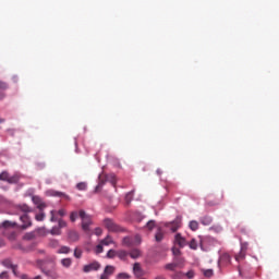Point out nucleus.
<instances>
[{"label": "nucleus", "mask_w": 279, "mask_h": 279, "mask_svg": "<svg viewBox=\"0 0 279 279\" xmlns=\"http://www.w3.org/2000/svg\"><path fill=\"white\" fill-rule=\"evenodd\" d=\"M204 276L205 278H213L214 276L213 269L204 270Z\"/></svg>", "instance_id": "obj_38"}, {"label": "nucleus", "mask_w": 279, "mask_h": 279, "mask_svg": "<svg viewBox=\"0 0 279 279\" xmlns=\"http://www.w3.org/2000/svg\"><path fill=\"white\" fill-rule=\"evenodd\" d=\"M199 221H201L202 226H210V223H213V217L203 216L199 218Z\"/></svg>", "instance_id": "obj_17"}, {"label": "nucleus", "mask_w": 279, "mask_h": 279, "mask_svg": "<svg viewBox=\"0 0 279 279\" xmlns=\"http://www.w3.org/2000/svg\"><path fill=\"white\" fill-rule=\"evenodd\" d=\"M132 199H134V192H129V193L125 195V202H126V204H131Z\"/></svg>", "instance_id": "obj_30"}, {"label": "nucleus", "mask_w": 279, "mask_h": 279, "mask_svg": "<svg viewBox=\"0 0 279 279\" xmlns=\"http://www.w3.org/2000/svg\"><path fill=\"white\" fill-rule=\"evenodd\" d=\"M54 195L57 197H63L64 199H66L68 202L71 199V197L69 195H66L65 193L62 192H56Z\"/></svg>", "instance_id": "obj_34"}, {"label": "nucleus", "mask_w": 279, "mask_h": 279, "mask_svg": "<svg viewBox=\"0 0 279 279\" xmlns=\"http://www.w3.org/2000/svg\"><path fill=\"white\" fill-rule=\"evenodd\" d=\"M99 183H98V185L96 186V189H95V192L96 193H99V190L101 189V186H104V181H101V177H99Z\"/></svg>", "instance_id": "obj_44"}, {"label": "nucleus", "mask_w": 279, "mask_h": 279, "mask_svg": "<svg viewBox=\"0 0 279 279\" xmlns=\"http://www.w3.org/2000/svg\"><path fill=\"white\" fill-rule=\"evenodd\" d=\"M118 278L120 279H130V275L128 272L118 274Z\"/></svg>", "instance_id": "obj_42"}, {"label": "nucleus", "mask_w": 279, "mask_h": 279, "mask_svg": "<svg viewBox=\"0 0 279 279\" xmlns=\"http://www.w3.org/2000/svg\"><path fill=\"white\" fill-rule=\"evenodd\" d=\"M78 217L82 220L81 227L83 232L85 234H88L90 236V226H93V217L90 215L86 214L84 209L78 210Z\"/></svg>", "instance_id": "obj_2"}, {"label": "nucleus", "mask_w": 279, "mask_h": 279, "mask_svg": "<svg viewBox=\"0 0 279 279\" xmlns=\"http://www.w3.org/2000/svg\"><path fill=\"white\" fill-rule=\"evenodd\" d=\"M56 213H58L57 210H51L50 211V221L54 222V221H58V218L56 217Z\"/></svg>", "instance_id": "obj_39"}, {"label": "nucleus", "mask_w": 279, "mask_h": 279, "mask_svg": "<svg viewBox=\"0 0 279 279\" xmlns=\"http://www.w3.org/2000/svg\"><path fill=\"white\" fill-rule=\"evenodd\" d=\"M35 219L36 221H45V213L37 214Z\"/></svg>", "instance_id": "obj_37"}, {"label": "nucleus", "mask_w": 279, "mask_h": 279, "mask_svg": "<svg viewBox=\"0 0 279 279\" xmlns=\"http://www.w3.org/2000/svg\"><path fill=\"white\" fill-rule=\"evenodd\" d=\"M140 243H141V235H135V238L125 236L122 240V244L125 247H132V245H138Z\"/></svg>", "instance_id": "obj_4"}, {"label": "nucleus", "mask_w": 279, "mask_h": 279, "mask_svg": "<svg viewBox=\"0 0 279 279\" xmlns=\"http://www.w3.org/2000/svg\"><path fill=\"white\" fill-rule=\"evenodd\" d=\"M39 253H40V254H44V253H45V251H39Z\"/></svg>", "instance_id": "obj_58"}, {"label": "nucleus", "mask_w": 279, "mask_h": 279, "mask_svg": "<svg viewBox=\"0 0 279 279\" xmlns=\"http://www.w3.org/2000/svg\"><path fill=\"white\" fill-rule=\"evenodd\" d=\"M133 272H134V276H136V278L143 277V268H141V264L140 263H135L134 264Z\"/></svg>", "instance_id": "obj_13"}, {"label": "nucleus", "mask_w": 279, "mask_h": 279, "mask_svg": "<svg viewBox=\"0 0 279 279\" xmlns=\"http://www.w3.org/2000/svg\"><path fill=\"white\" fill-rule=\"evenodd\" d=\"M172 254L174 255V256H177V258L180 256V248H178V247H173L172 248Z\"/></svg>", "instance_id": "obj_46"}, {"label": "nucleus", "mask_w": 279, "mask_h": 279, "mask_svg": "<svg viewBox=\"0 0 279 279\" xmlns=\"http://www.w3.org/2000/svg\"><path fill=\"white\" fill-rule=\"evenodd\" d=\"M19 210H21L22 213H25V215H27V213H32V208L26 204L20 205Z\"/></svg>", "instance_id": "obj_21"}, {"label": "nucleus", "mask_w": 279, "mask_h": 279, "mask_svg": "<svg viewBox=\"0 0 279 279\" xmlns=\"http://www.w3.org/2000/svg\"><path fill=\"white\" fill-rule=\"evenodd\" d=\"M37 265L39 269L47 276V278L58 279L60 275L56 271V263L53 260L38 259Z\"/></svg>", "instance_id": "obj_1"}, {"label": "nucleus", "mask_w": 279, "mask_h": 279, "mask_svg": "<svg viewBox=\"0 0 279 279\" xmlns=\"http://www.w3.org/2000/svg\"><path fill=\"white\" fill-rule=\"evenodd\" d=\"M77 217H80V211H72L70 214V221H72V223H75V221H77Z\"/></svg>", "instance_id": "obj_25"}, {"label": "nucleus", "mask_w": 279, "mask_h": 279, "mask_svg": "<svg viewBox=\"0 0 279 279\" xmlns=\"http://www.w3.org/2000/svg\"><path fill=\"white\" fill-rule=\"evenodd\" d=\"M189 227H190V229L193 230V232H195V230H198V228H199V222L192 220V221H190Z\"/></svg>", "instance_id": "obj_26"}, {"label": "nucleus", "mask_w": 279, "mask_h": 279, "mask_svg": "<svg viewBox=\"0 0 279 279\" xmlns=\"http://www.w3.org/2000/svg\"><path fill=\"white\" fill-rule=\"evenodd\" d=\"M0 90H8V83L0 81Z\"/></svg>", "instance_id": "obj_43"}, {"label": "nucleus", "mask_w": 279, "mask_h": 279, "mask_svg": "<svg viewBox=\"0 0 279 279\" xmlns=\"http://www.w3.org/2000/svg\"><path fill=\"white\" fill-rule=\"evenodd\" d=\"M4 122H5V120L0 118V123H4Z\"/></svg>", "instance_id": "obj_56"}, {"label": "nucleus", "mask_w": 279, "mask_h": 279, "mask_svg": "<svg viewBox=\"0 0 279 279\" xmlns=\"http://www.w3.org/2000/svg\"><path fill=\"white\" fill-rule=\"evenodd\" d=\"M248 247H250V243H247V242H242V243H241V250H240V252H244L245 254H247Z\"/></svg>", "instance_id": "obj_31"}, {"label": "nucleus", "mask_w": 279, "mask_h": 279, "mask_svg": "<svg viewBox=\"0 0 279 279\" xmlns=\"http://www.w3.org/2000/svg\"><path fill=\"white\" fill-rule=\"evenodd\" d=\"M101 245H111V243H114V241L112 240V236L107 235L104 240H101Z\"/></svg>", "instance_id": "obj_22"}, {"label": "nucleus", "mask_w": 279, "mask_h": 279, "mask_svg": "<svg viewBox=\"0 0 279 279\" xmlns=\"http://www.w3.org/2000/svg\"><path fill=\"white\" fill-rule=\"evenodd\" d=\"M182 278H184V274H182V272H177L172 277V279H182Z\"/></svg>", "instance_id": "obj_45"}, {"label": "nucleus", "mask_w": 279, "mask_h": 279, "mask_svg": "<svg viewBox=\"0 0 279 279\" xmlns=\"http://www.w3.org/2000/svg\"><path fill=\"white\" fill-rule=\"evenodd\" d=\"M105 227L109 232H123V228H121L111 219H105Z\"/></svg>", "instance_id": "obj_5"}, {"label": "nucleus", "mask_w": 279, "mask_h": 279, "mask_svg": "<svg viewBox=\"0 0 279 279\" xmlns=\"http://www.w3.org/2000/svg\"><path fill=\"white\" fill-rule=\"evenodd\" d=\"M0 180L2 182H8V184H19V181L21 180V174L16 172L13 175H10L9 171H2L0 173Z\"/></svg>", "instance_id": "obj_3"}, {"label": "nucleus", "mask_w": 279, "mask_h": 279, "mask_svg": "<svg viewBox=\"0 0 279 279\" xmlns=\"http://www.w3.org/2000/svg\"><path fill=\"white\" fill-rule=\"evenodd\" d=\"M168 228L171 230V232H178V230L182 228V218H177L174 221L170 222Z\"/></svg>", "instance_id": "obj_9"}, {"label": "nucleus", "mask_w": 279, "mask_h": 279, "mask_svg": "<svg viewBox=\"0 0 279 279\" xmlns=\"http://www.w3.org/2000/svg\"><path fill=\"white\" fill-rule=\"evenodd\" d=\"M104 231L101 230V228H96L95 229V234H96V236H101V233H102Z\"/></svg>", "instance_id": "obj_48"}, {"label": "nucleus", "mask_w": 279, "mask_h": 279, "mask_svg": "<svg viewBox=\"0 0 279 279\" xmlns=\"http://www.w3.org/2000/svg\"><path fill=\"white\" fill-rule=\"evenodd\" d=\"M34 279H43V277H40V276H36Z\"/></svg>", "instance_id": "obj_57"}, {"label": "nucleus", "mask_w": 279, "mask_h": 279, "mask_svg": "<svg viewBox=\"0 0 279 279\" xmlns=\"http://www.w3.org/2000/svg\"><path fill=\"white\" fill-rule=\"evenodd\" d=\"M2 265L7 267L8 269H12L14 276H16V266L12 264V260L4 259L2 260Z\"/></svg>", "instance_id": "obj_15"}, {"label": "nucleus", "mask_w": 279, "mask_h": 279, "mask_svg": "<svg viewBox=\"0 0 279 279\" xmlns=\"http://www.w3.org/2000/svg\"><path fill=\"white\" fill-rule=\"evenodd\" d=\"M129 255L133 259L141 258V250L133 248V250L130 251Z\"/></svg>", "instance_id": "obj_18"}, {"label": "nucleus", "mask_w": 279, "mask_h": 279, "mask_svg": "<svg viewBox=\"0 0 279 279\" xmlns=\"http://www.w3.org/2000/svg\"><path fill=\"white\" fill-rule=\"evenodd\" d=\"M189 245L191 250H197V241L195 239H192Z\"/></svg>", "instance_id": "obj_36"}, {"label": "nucleus", "mask_w": 279, "mask_h": 279, "mask_svg": "<svg viewBox=\"0 0 279 279\" xmlns=\"http://www.w3.org/2000/svg\"><path fill=\"white\" fill-rule=\"evenodd\" d=\"M76 189H77L78 191H86V189H87L86 182H80V183H77V184H76Z\"/></svg>", "instance_id": "obj_33"}, {"label": "nucleus", "mask_w": 279, "mask_h": 279, "mask_svg": "<svg viewBox=\"0 0 279 279\" xmlns=\"http://www.w3.org/2000/svg\"><path fill=\"white\" fill-rule=\"evenodd\" d=\"M247 253H244L242 251H240V253L238 255H235V260L238 263H241V260H245V256H246Z\"/></svg>", "instance_id": "obj_27"}, {"label": "nucleus", "mask_w": 279, "mask_h": 279, "mask_svg": "<svg viewBox=\"0 0 279 279\" xmlns=\"http://www.w3.org/2000/svg\"><path fill=\"white\" fill-rule=\"evenodd\" d=\"M129 254L130 253H128V251L121 250V251H118L117 256H118V258H120V260H125V258H128Z\"/></svg>", "instance_id": "obj_20"}, {"label": "nucleus", "mask_w": 279, "mask_h": 279, "mask_svg": "<svg viewBox=\"0 0 279 279\" xmlns=\"http://www.w3.org/2000/svg\"><path fill=\"white\" fill-rule=\"evenodd\" d=\"M68 236L73 243L80 241V233L77 231H70Z\"/></svg>", "instance_id": "obj_16"}, {"label": "nucleus", "mask_w": 279, "mask_h": 279, "mask_svg": "<svg viewBox=\"0 0 279 279\" xmlns=\"http://www.w3.org/2000/svg\"><path fill=\"white\" fill-rule=\"evenodd\" d=\"M230 263V255L228 253H225L220 256L218 265L221 267V265H228Z\"/></svg>", "instance_id": "obj_14"}, {"label": "nucleus", "mask_w": 279, "mask_h": 279, "mask_svg": "<svg viewBox=\"0 0 279 279\" xmlns=\"http://www.w3.org/2000/svg\"><path fill=\"white\" fill-rule=\"evenodd\" d=\"M82 254H84V252L82 251V248L76 247L74 250V258H82Z\"/></svg>", "instance_id": "obj_32"}, {"label": "nucleus", "mask_w": 279, "mask_h": 279, "mask_svg": "<svg viewBox=\"0 0 279 279\" xmlns=\"http://www.w3.org/2000/svg\"><path fill=\"white\" fill-rule=\"evenodd\" d=\"M33 203L37 205V208L39 210H45V208H47V204H45L43 202V198H40V196H33Z\"/></svg>", "instance_id": "obj_12"}, {"label": "nucleus", "mask_w": 279, "mask_h": 279, "mask_svg": "<svg viewBox=\"0 0 279 279\" xmlns=\"http://www.w3.org/2000/svg\"><path fill=\"white\" fill-rule=\"evenodd\" d=\"M51 234H57V235H59V234H60V228H58V227L52 228V229H51Z\"/></svg>", "instance_id": "obj_47"}, {"label": "nucleus", "mask_w": 279, "mask_h": 279, "mask_svg": "<svg viewBox=\"0 0 279 279\" xmlns=\"http://www.w3.org/2000/svg\"><path fill=\"white\" fill-rule=\"evenodd\" d=\"M174 243H175V245H179V247H186V245H187L186 239H184V236H182V234H180V233L175 234Z\"/></svg>", "instance_id": "obj_11"}, {"label": "nucleus", "mask_w": 279, "mask_h": 279, "mask_svg": "<svg viewBox=\"0 0 279 279\" xmlns=\"http://www.w3.org/2000/svg\"><path fill=\"white\" fill-rule=\"evenodd\" d=\"M116 269L117 268L114 266L107 265L100 276V279H110V276L114 275Z\"/></svg>", "instance_id": "obj_8"}, {"label": "nucleus", "mask_w": 279, "mask_h": 279, "mask_svg": "<svg viewBox=\"0 0 279 279\" xmlns=\"http://www.w3.org/2000/svg\"><path fill=\"white\" fill-rule=\"evenodd\" d=\"M5 97V94H0V99H3Z\"/></svg>", "instance_id": "obj_55"}, {"label": "nucleus", "mask_w": 279, "mask_h": 279, "mask_svg": "<svg viewBox=\"0 0 279 279\" xmlns=\"http://www.w3.org/2000/svg\"><path fill=\"white\" fill-rule=\"evenodd\" d=\"M240 231L242 232V234H247V230L245 228H241Z\"/></svg>", "instance_id": "obj_53"}, {"label": "nucleus", "mask_w": 279, "mask_h": 279, "mask_svg": "<svg viewBox=\"0 0 279 279\" xmlns=\"http://www.w3.org/2000/svg\"><path fill=\"white\" fill-rule=\"evenodd\" d=\"M148 230H154L156 228V222L154 220H150L147 222Z\"/></svg>", "instance_id": "obj_40"}, {"label": "nucleus", "mask_w": 279, "mask_h": 279, "mask_svg": "<svg viewBox=\"0 0 279 279\" xmlns=\"http://www.w3.org/2000/svg\"><path fill=\"white\" fill-rule=\"evenodd\" d=\"M14 226H16V222H12L10 220H5L4 222H2L3 228H14Z\"/></svg>", "instance_id": "obj_29"}, {"label": "nucleus", "mask_w": 279, "mask_h": 279, "mask_svg": "<svg viewBox=\"0 0 279 279\" xmlns=\"http://www.w3.org/2000/svg\"><path fill=\"white\" fill-rule=\"evenodd\" d=\"M183 265H184V259L180 257H175L173 263L167 264L165 266V269H168L169 271H175L177 267H182Z\"/></svg>", "instance_id": "obj_7"}, {"label": "nucleus", "mask_w": 279, "mask_h": 279, "mask_svg": "<svg viewBox=\"0 0 279 279\" xmlns=\"http://www.w3.org/2000/svg\"><path fill=\"white\" fill-rule=\"evenodd\" d=\"M61 265L62 267H65V269H69V267H71V265H73V259L71 258H63L61 259Z\"/></svg>", "instance_id": "obj_19"}, {"label": "nucleus", "mask_w": 279, "mask_h": 279, "mask_svg": "<svg viewBox=\"0 0 279 279\" xmlns=\"http://www.w3.org/2000/svg\"><path fill=\"white\" fill-rule=\"evenodd\" d=\"M21 221H22V229L26 230V228L32 227V218H29V216L27 214H24L20 217Z\"/></svg>", "instance_id": "obj_10"}, {"label": "nucleus", "mask_w": 279, "mask_h": 279, "mask_svg": "<svg viewBox=\"0 0 279 279\" xmlns=\"http://www.w3.org/2000/svg\"><path fill=\"white\" fill-rule=\"evenodd\" d=\"M0 278H1V279H7V278H8V271H2V272L0 274Z\"/></svg>", "instance_id": "obj_52"}, {"label": "nucleus", "mask_w": 279, "mask_h": 279, "mask_svg": "<svg viewBox=\"0 0 279 279\" xmlns=\"http://www.w3.org/2000/svg\"><path fill=\"white\" fill-rule=\"evenodd\" d=\"M70 253H71V247H69V246H61L57 251V254H70Z\"/></svg>", "instance_id": "obj_23"}, {"label": "nucleus", "mask_w": 279, "mask_h": 279, "mask_svg": "<svg viewBox=\"0 0 279 279\" xmlns=\"http://www.w3.org/2000/svg\"><path fill=\"white\" fill-rule=\"evenodd\" d=\"M3 245H5V241H3L2 239H0V247H3Z\"/></svg>", "instance_id": "obj_54"}, {"label": "nucleus", "mask_w": 279, "mask_h": 279, "mask_svg": "<svg viewBox=\"0 0 279 279\" xmlns=\"http://www.w3.org/2000/svg\"><path fill=\"white\" fill-rule=\"evenodd\" d=\"M187 278L193 279L195 277V272L193 270H190L186 272Z\"/></svg>", "instance_id": "obj_50"}, {"label": "nucleus", "mask_w": 279, "mask_h": 279, "mask_svg": "<svg viewBox=\"0 0 279 279\" xmlns=\"http://www.w3.org/2000/svg\"><path fill=\"white\" fill-rule=\"evenodd\" d=\"M106 180L111 182L112 186H117V177L114 174L107 175Z\"/></svg>", "instance_id": "obj_24"}, {"label": "nucleus", "mask_w": 279, "mask_h": 279, "mask_svg": "<svg viewBox=\"0 0 279 279\" xmlns=\"http://www.w3.org/2000/svg\"><path fill=\"white\" fill-rule=\"evenodd\" d=\"M102 252H104V244H101L100 242V244L96 246V254H101Z\"/></svg>", "instance_id": "obj_41"}, {"label": "nucleus", "mask_w": 279, "mask_h": 279, "mask_svg": "<svg viewBox=\"0 0 279 279\" xmlns=\"http://www.w3.org/2000/svg\"><path fill=\"white\" fill-rule=\"evenodd\" d=\"M118 251L114 250H109L107 253V258H114V256H117Z\"/></svg>", "instance_id": "obj_35"}, {"label": "nucleus", "mask_w": 279, "mask_h": 279, "mask_svg": "<svg viewBox=\"0 0 279 279\" xmlns=\"http://www.w3.org/2000/svg\"><path fill=\"white\" fill-rule=\"evenodd\" d=\"M57 213L60 215V217H64V215H66V210L64 209H59Z\"/></svg>", "instance_id": "obj_51"}, {"label": "nucleus", "mask_w": 279, "mask_h": 279, "mask_svg": "<svg viewBox=\"0 0 279 279\" xmlns=\"http://www.w3.org/2000/svg\"><path fill=\"white\" fill-rule=\"evenodd\" d=\"M101 269V264L99 262H93L83 267L84 274H90V271H99Z\"/></svg>", "instance_id": "obj_6"}, {"label": "nucleus", "mask_w": 279, "mask_h": 279, "mask_svg": "<svg viewBox=\"0 0 279 279\" xmlns=\"http://www.w3.org/2000/svg\"><path fill=\"white\" fill-rule=\"evenodd\" d=\"M163 238L165 235L162 234V230L158 229L157 233L155 234L157 243H160V241H162Z\"/></svg>", "instance_id": "obj_28"}, {"label": "nucleus", "mask_w": 279, "mask_h": 279, "mask_svg": "<svg viewBox=\"0 0 279 279\" xmlns=\"http://www.w3.org/2000/svg\"><path fill=\"white\" fill-rule=\"evenodd\" d=\"M59 228H66V221L60 219L59 220Z\"/></svg>", "instance_id": "obj_49"}]
</instances>
